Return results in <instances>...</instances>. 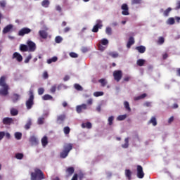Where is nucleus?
Here are the masks:
<instances>
[{"label":"nucleus","instance_id":"48","mask_svg":"<svg viewBox=\"0 0 180 180\" xmlns=\"http://www.w3.org/2000/svg\"><path fill=\"white\" fill-rule=\"evenodd\" d=\"M94 96L98 98V96H103V92L102 91H96L94 93Z\"/></svg>","mask_w":180,"mask_h":180},{"label":"nucleus","instance_id":"24","mask_svg":"<svg viewBox=\"0 0 180 180\" xmlns=\"http://www.w3.org/2000/svg\"><path fill=\"white\" fill-rule=\"evenodd\" d=\"M39 36H40V37H41V39H47L48 34L46 31L40 30L39 32Z\"/></svg>","mask_w":180,"mask_h":180},{"label":"nucleus","instance_id":"2","mask_svg":"<svg viewBox=\"0 0 180 180\" xmlns=\"http://www.w3.org/2000/svg\"><path fill=\"white\" fill-rule=\"evenodd\" d=\"M45 179L44 173L40 169H34V172L31 173V180H43Z\"/></svg>","mask_w":180,"mask_h":180},{"label":"nucleus","instance_id":"64","mask_svg":"<svg viewBox=\"0 0 180 180\" xmlns=\"http://www.w3.org/2000/svg\"><path fill=\"white\" fill-rule=\"evenodd\" d=\"M71 180H78V174H75Z\"/></svg>","mask_w":180,"mask_h":180},{"label":"nucleus","instance_id":"39","mask_svg":"<svg viewBox=\"0 0 180 180\" xmlns=\"http://www.w3.org/2000/svg\"><path fill=\"white\" fill-rule=\"evenodd\" d=\"M115 120V117L110 116L108 119L109 126H112L113 124V121Z\"/></svg>","mask_w":180,"mask_h":180},{"label":"nucleus","instance_id":"42","mask_svg":"<svg viewBox=\"0 0 180 180\" xmlns=\"http://www.w3.org/2000/svg\"><path fill=\"white\" fill-rule=\"evenodd\" d=\"M105 33L108 36H111L112 34V28L110 27H107L105 29Z\"/></svg>","mask_w":180,"mask_h":180},{"label":"nucleus","instance_id":"54","mask_svg":"<svg viewBox=\"0 0 180 180\" xmlns=\"http://www.w3.org/2000/svg\"><path fill=\"white\" fill-rule=\"evenodd\" d=\"M44 94V88L40 87L38 89V94L39 95H43Z\"/></svg>","mask_w":180,"mask_h":180},{"label":"nucleus","instance_id":"9","mask_svg":"<svg viewBox=\"0 0 180 180\" xmlns=\"http://www.w3.org/2000/svg\"><path fill=\"white\" fill-rule=\"evenodd\" d=\"M32 32L30 28L23 27L18 32V36H25V34H29Z\"/></svg>","mask_w":180,"mask_h":180},{"label":"nucleus","instance_id":"59","mask_svg":"<svg viewBox=\"0 0 180 180\" xmlns=\"http://www.w3.org/2000/svg\"><path fill=\"white\" fill-rule=\"evenodd\" d=\"M175 11L180 9V1H177L176 3V7L174 8Z\"/></svg>","mask_w":180,"mask_h":180},{"label":"nucleus","instance_id":"4","mask_svg":"<svg viewBox=\"0 0 180 180\" xmlns=\"http://www.w3.org/2000/svg\"><path fill=\"white\" fill-rule=\"evenodd\" d=\"M33 105H34V95L33 94V91H30V97L28 100L25 102V105L27 110H30L33 108Z\"/></svg>","mask_w":180,"mask_h":180},{"label":"nucleus","instance_id":"20","mask_svg":"<svg viewBox=\"0 0 180 180\" xmlns=\"http://www.w3.org/2000/svg\"><path fill=\"white\" fill-rule=\"evenodd\" d=\"M134 44V38L133 37H129V41L127 44V49H130Z\"/></svg>","mask_w":180,"mask_h":180},{"label":"nucleus","instance_id":"1","mask_svg":"<svg viewBox=\"0 0 180 180\" xmlns=\"http://www.w3.org/2000/svg\"><path fill=\"white\" fill-rule=\"evenodd\" d=\"M0 86H1V89H0V94L2 96H6L9 94V86L6 84V77L1 76L0 78Z\"/></svg>","mask_w":180,"mask_h":180},{"label":"nucleus","instance_id":"16","mask_svg":"<svg viewBox=\"0 0 180 180\" xmlns=\"http://www.w3.org/2000/svg\"><path fill=\"white\" fill-rule=\"evenodd\" d=\"M12 29H13V25H12L11 24L8 25L4 28L3 34H6V33H9V32H11Z\"/></svg>","mask_w":180,"mask_h":180},{"label":"nucleus","instance_id":"46","mask_svg":"<svg viewBox=\"0 0 180 180\" xmlns=\"http://www.w3.org/2000/svg\"><path fill=\"white\" fill-rule=\"evenodd\" d=\"M109 56H110V57H112V58H117V57H119V53L111 52L109 53Z\"/></svg>","mask_w":180,"mask_h":180},{"label":"nucleus","instance_id":"11","mask_svg":"<svg viewBox=\"0 0 180 180\" xmlns=\"http://www.w3.org/2000/svg\"><path fill=\"white\" fill-rule=\"evenodd\" d=\"M87 109L88 106L86 105V104H82L76 107V112H77L78 113H82L84 110H86Z\"/></svg>","mask_w":180,"mask_h":180},{"label":"nucleus","instance_id":"18","mask_svg":"<svg viewBox=\"0 0 180 180\" xmlns=\"http://www.w3.org/2000/svg\"><path fill=\"white\" fill-rule=\"evenodd\" d=\"M75 171V169H74L73 167H68L66 169V174H68L67 176H71V175L74 174Z\"/></svg>","mask_w":180,"mask_h":180},{"label":"nucleus","instance_id":"26","mask_svg":"<svg viewBox=\"0 0 180 180\" xmlns=\"http://www.w3.org/2000/svg\"><path fill=\"white\" fill-rule=\"evenodd\" d=\"M50 6V1L49 0H44L41 1V6L44 8H49Z\"/></svg>","mask_w":180,"mask_h":180},{"label":"nucleus","instance_id":"34","mask_svg":"<svg viewBox=\"0 0 180 180\" xmlns=\"http://www.w3.org/2000/svg\"><path fill=\"white\" fill-rule=\"evenodd\" d=\"M172 11V8L171 7L167 8L163 13L164 16H169V13Z\"/></svg>","mask_w":180,"mask_h":180},{"label":"nucleus","instance_id":"8","mask_svg":"<svg viewBox=\"0 0 180 180\" xmlns=\"http://www.w3.org/2000/svg\"><path fill=\"white\" fill-rule=\"evenodd\" d=\"M137 176L139 179L144 178V172L143 171V167L141 165H137L136 167Z\"/></svg>","mask_w":180,"mask_h":180},{"label":"nucleus","instance_id":"31","mask_svg":"<svg viewBox=\"0 0 180 180\" xmlns=\"http://www.w3.org/2000/svg\"><path fill=\"white\" fill-rule=\"evenodd\" d=\"M125 176H127L129 180L131 179V171H130V169H125Z\"/></svg>","mask_w":180,"mask_h":180},{"label":"nucleus","instance_id":"19","mask_svg":"<svg viewBox=\"0 0 180 180\" xmlns=\"http://www.w3.org/2000/svg\"><path fill=\"white\" fill-rule=\"evenodd\" d=\"M135 49H136L141 54L146 53V46H136Z\"/></svg>","mask_w":180,"mask_h":180},{"label":"nucleus","instance_id":"43","mask_svg":"<svg viewBox=\"0 0 180 180\" xmlns=\"http://www.w3.org/2000/svg\"><path fill=\"white\" fill-rule=\"evenodd\" d=\"M15 137L16 140H20L22 139V133L20 132H15Z\"/></svg>","mask_w":180,"mask_h":180},{"label":"nucleus","instance_id":"15","mask_svg":"<svg viewBox=\"0 0 180 180\" xmlns=\"http://www.w3.org/2000/svg\"><path fill=\"white\" fill-rule=\"evenodd\" d=\"M13 119L11 117H4L3 119V124H7L8 126H11V124H13Z\"/></svg>","mask_w":180,"mask_h":180},{"label":"nucleus","instance_id":"22","mask_svg":"<svg viewBox=\"0 0 180 180\" xmlns=\"http://www.w3.org/2000/svg\"><path fill=\"white\" fill-rule=\"evenodd\" d=\"M41 141L44 147H46L49 144V139L46 136L41 139Z\"/></svg>","mask_w":180,"mask_h":180},{"label":"nucleus","instance_id":"53","mask_svg":"<svg viewBox=\"0 0 180 180\" xmlns=\"http://www.w3.org/2000/svg\"><path fill=\"white\" fill-rule=\"evenodd\" d=\"M165 40L164 39V37H160L158 41V44H164V42Z\"/></svg>","mask_w":180,"mask_h":180},{"label":"nucleus","instance_id":"57","mask_svg":"<svg viewBox=\"0 0 180 180\" xmlns=\"http://www.w3.org/2000/svg\"><path fill=\"white\" fill-rule=\"evenodd\" d=\"M70 56L72 57V58H77L78 54H77L75 52H71L70 53Z\"/></svg>","mask_w":180,"mask_h":180},{"label":"nucleus","instance_id":"52","mask_svg":"<svg viewBox=\"0 0 180 180\" xmlns=\"http://www.w3.org/2000/svg\"><path fill=\"white\" fill-rule=\"evenodd\" d=\"M141 4V0H131V5H139Z\"/></svg>","mask_w":180,"mask_h":180},{"label":"nucleus","instance_id":"13","mask_svg":"<svg viewBox=\"0 0 180 180\" xmlns=\"http://www.w3.org/2000/svg\"><path fill=\"white\" fill-rule=\"evenodd\" d=\"M30 143H31L32 146H38L39 145V139L37 137L32 136L30 138Z\"/></svg>","mask_w":180,"mask_h":180},{"label":"nucleus","instance_id":"12","mask_svg":"<svg viewBox=\"0 0 180 180\" xmlns=\"http://www.w3.org/2000/svg\"><path fill=\"white\" fill-rule=\"evenodd\" d=\"M13 59H16L18 63H21V61L23 60V57L22 56V55H20V53H18V52H15L13 54V57H12Z\"/></svg>","mask_w":180,"mask_h":180},{"label":"nucleus","instance_id":"21","mask_svg":"<svg viewBox=\"0 0 180 180\" xmlns=\"http://www.w3.org/2000/svg\"><path fill=\"white\" fill-rule=\"evenodd\" d=\"M20 50L22 53H25V52H26V51H29V47L27 46V45L20 44Z\"/></svg>","mask_w":180,"mask_h":180},{"label":"nucleus","instance_id":"50","mask_svg":"<svg viewBox=\"0 0 180 180\" xmlns=\"http://www.w3.org/2000/svg\"><path fill=\"white\" fill-rule=\"evenodd\" d=\"M15 158L17 160H22L23 158V153H16Z\"/></svg>","mask_w":180,"mask_h":180},{"label":"nucleus","instance_id":"6","mask_svg":"<svg viewBox=\"0 0 180 180\" xmlns=\"http://www.w3.org/2000/svg\"><path fill=\"white\" fill-rule=\"evenodd\" d=\"M103 26V25H102V20H97L96 24L94 26L91 32H93V33H98V32H99V29H102Z\"/></svg>","mask_w":180,"mask_h":180},{"label":"nucleus","instance_id":"35","mask_svg":"<svg viewBox=\"0 0 180 180\" xmlns=\"http://www.w3.org/2000/svg\"><path fill=\"white\" fill-rule=\"evenodd\" d=\"M18 113H19V112L18 111V110H16V108H11V116H17Z\"/></svg>","mask_w":180,"mask_h":180},{"label":"nucleus","instance_id":"60","mask_svg":"<svg viewBox=\"0 0 180 180\" xmlns=\"http://www.w3.org/2000/svg\"><path fill=\"white\" fill-rule=\"evenodd\" d=\"M5 137V131H0V141Z\"/></svg>","mask_w":180,"mask_h":180},{"label":"nucleus","instance_id":"7","mask_svg":"<svg viewBox=\"0 0 180 180\" xmlns=\"http://www.w3.org/2000/svg\"><path fill=\"white\" fill-rule=\"evenodd\" d=\"M27 46L28 47V51L32 53L36 51V44L33 41H27Z\"/></svg>","mask_w":180,"mask_h":180},{"label":"nucleus","instance_id":"17","mask_svg":"<svg viewBox=\"0 0 180 180\" xmlns=\"http://www.w3.org/2000/svg\"><path fill=\"white\" fill-rule=\"evenodd\" d=\"M11 99H12V101L13 102V103H16V102H18V101H19V99H20V95H19L18 94H13V95L11 96Z\"/></svg>","mask_w":180,"mask_h":180},{"label":"nucleus","instance_id":"27","mask_svg":"<svg viewBox=\"0 0 180 180\" xmlns=\"http://www.w3.org/2000/svg\"><path fill=\"white\" fill-rule=\"evenodd\" d=\"M147 94L144 93L141 94V96H138L134 98V101H140L141 99H144V98H146Z\"/></svg>","mask_w":180,"mask_h":180},{"label":"nucleus","instance_id":"55","mask_svg":"<svg viewBox=\"0 0 180 180\" xmlns=\"http://www.w3.org/2000/svg\"><path fill=\"white\" fill-rule=\"evenodd\" d=\"M38 124H43L44 123V117H39L37 120Z\"/></svg>","mask_w":180,"mask_h":180},{"label":"nucleus","instance_id":"56","mask_svg":"<svg viewBox=\"0 0 180 180\" xmlns=\"http://www.w3.org/2000/svg\"><path fill=\"white\" fill-rule=\"evenodd\" d=\"M30 60H32V54H30L25 59L24 63H25V64H27V63H29V61H30Z\"/></svg>","mask_w":180,"mask_h":180},{"label":"nucleus","instance_id":"58","mask_svg":"<svg viewBox=\"0 0 180 180\" xmlns=\"http://www.w3.org/2000/svg\"><path fill=\"white\" fill-rule=\"evenodd\" d=\"M98 47V50H100L101 51H104V50L106 49V47L103 46L102 44H99Z\"/></svg>","mask_w":180,"mask_h":180},{"label":"nucleus","instance_id":"63","mask_svg":"<svg viewBox=\"0 0 180 180\" xmlns=\"http://www.w3.org/2000/svg\"><path fill=\"white\" fill-rule=\"evenodd\" d=\"M82 53H87V51H88V48H87V47H85V46H83V47L82 48Z\"/></svg>","mask_w":180,"mask_h":180},{"label":"nucleus","instance_id":"38","mask_svg":"<svg viewBox=\"0 0 180 180\" xmlns=\"http://www.w3.org/2000/svg\"><path fill=\"white\" fill-rule=\"evenodd\" d=\"M56 91H57V84L53 85L50 89L51 94H56Z\"/></svg>","mask_w":180,"mask_h":180},{"label":"nucleus","instance_id":"40","mask_svg":"<svg viewBox=\"0 0 180 180\" xmlns=\"http://www.w3.org/2000/svg\"><path fill=\"white\" fill-rule=\"evenodd\" d=\"M124 108H126L127 110H128V112H131V108H130V105L129 104V102L125 101L124 103Z\"/></svg>","mask_w":180,"mask_h":180},{"label":"nucleus","instance_id":"49","mask_svg":"<svg viewBox=\"0 0 180 180\" xmlns=\"http://www.w3.org/2000/svg\"><path fill=\"white\" fill-rule=\"evenodd\" d=\"M103 46H108V44H109V41L106 39H103L101 40V44Z\"/></svg>","mask_w":180,"mask_h":180},{"label":"nucleus","instance_id":"47","mask_svg":"<svg viewBox=\"0 0 180 180\" xmlns=\"http://www.w3.org/2000/svg\"><path fill=\"white\" fill-rule=\"evenodd\" d=\"M55 41L56 43L60 44L61 43V41H63V37H60V36H57L55 38Z\"/></svg>","mask_w":180,"mask_h":180},{"label":"nucleus","instance_id":"30","mask_svg":"<svg viewBox=\"0 0 180 180\" xmlns=\"http://www.w3.org/2000/svg\"><path fill=\"white\" fill-rule=\"evenodd\" d=\"M136 64H137V65H139V67H143V65H144V64H146V60L144 59H139L136 61Z\"/></svg>","mask_w":180,"mask_h":180},{"label":"nucleus","instance_id":"29","mask_svg":"<svg viewBox=\"0 0 180 180\" xmlns=\"http://www.w3.org/2000/svg\"><path fill=\"white\" fill-rule=\"evenodd\" d=\"M148 123L152 124L153 126H157V118H155V117H152Z\"/></svg>","mask_w":180,"mask_h":180},{"label":"nucleus","instance_id":"3","mask_svg":"<svg viewBox=\"0 0 180 180\" xmlns=\"http://www.w3.org/2000/svg\"><path fill=\"white\" fill-rule=\"evenodd\" d=\"M72 150V143H65L63 146V150L60 153V158H67L68 157V154H70V151Z\"/></svg>","mask_w":180,"mask_h":180},{"label":"nucleus","instance_id":"44","mask_svg":"<svg viewBox=\"0 0 180 180\" xmlns=\"http://www.w3.org/2000/svg\"><path fill=\"white\" fill-rule=\"evenodd\" d=\"M71 131V129H70V127H65L63 129V132L65 134H70V132Z\"/></svg>","mask_w":180,"mask_h":180},{"label":"nucleus","instance_id":"36","mask_svg":"<svg viewBox=\"0 0 180 180\" xmlns=\"http://www.w3.org/2000/svg\"><path fill=\"white\" fill-rule=\"evenodd\" d=\"M127 117V115H119L117 117V120H119L120 122H122V120H124Z\"/></svg>","mask_w":180,"mask_h":180},{"label":"nucleus","instance_id":"14","mask_svg":"<svg viewBox=\"0 0 180 180\" xmlns=\"http://www.w3.org/2000/svg\"><path fill=\"white\" fill-rule=\"evenodd\" d=\"M65 120V115L62 114L57 117L56 122L58 124H62V123H63Z\"/></svg>","mask_w":180,"mask_h":180},{"label":"nucleus","instance_id":"61","mask_svg":"<svg viewBox=\"0 0 180 180\" xmlns=\"http://www.w3.org/2000/svg\"><path fill=\"white\" fill-rule=\"evenodd\" d=\"M43 77L44 78V79H47V78H49V73L46 71L44 72Z\"/></svg>","mask_w":180,"mask_h":180},{"label":"nucleus","instance_id":"28","mask_svg":"<svg viewBox=\"0 0 180 180\" xmlns=\"http://www.w3.org/2000/svg\"><path fill=\"white\" fill-rule=\"evenodd\" d=\"M129 140H130V138L127 137L124 139V144L122 145V148H129Z\"/></svg>","mask_w":180,"mask_h":180},{"label":"nucleus","instance_id":"10","mask_svg":"<svg viewBox=\"0 0 180 180\" xmlns=\"http://www.w3.org/2000/svg\"><path fill=\"white\" fill-rule=\"evenodd\" d=\"M121 9H122V15H124V16L130 15V13H129V6H127V4H123L121 6Z\"/></svg>","mask_w":180,"mask_h":180},{"label":"nucleus","instance_id":"33","mask_svg":"<svg viewBox=\"0 0 180 180\" xmlns=\"http://www.w3.org/2000/svg\"><path fill=\"white\" fill-rule=\"evenodd\" d=\"M74 88L76 91H83L84 89L82 88V86L79 85V84H75Z\"/></svg>","mask_w":180,"mask_h":180},{"label":"nucleus","instance_id":"51","mask_svg":"<svg viewBox=\"0 0 180 180\" xmlns=\"http://www.w3.org/2000/svg\"><path fill=\"white\" fill-rule=\"evenodd\" d=\"M6 1L3 0V1H0V8H6Z\"/></svg>","mask_w":180,"mask_h":180},{"label":"nucleus","instance_id":"23","mask_svg":"<svg viewBox=\"0 0 180 180\" xmlns=\"http://www.w3.org/2000/svg\"><path fill=\"white\" fill-rule=\"evenodd\" d=\"M82 129H92V124L89 122L82 124Z\"/></svg>","mask_w":180,"mask_h":180},{"label":"nucleus","instance_id":"37","mask_svg":"<svg viewBox=\"0 0 180 180\" xmlns=\"http://www.w3.org/2000/svg\"><path fill=\"white\" fill-rule=\"evenodd\" d=\"M30 126H32V120H28L26 123V124L25 125V130H29V129H30Z\"/></svg>","mask_w":180,"mask_h":180},{"label":"nucleus","instance_id":"25","mask_svg":"<svg viewBox=\"0 0 180 180\" xmlns=\"http://www.w3.org/2000/svg\"><path fill=\"white\" fill-rule=\"evenodd\" d=\"M43 101H53V97L50 94H45L42 96Z\"/></svg>","mask_w":180,"mask_h":180},{"label":"nucleus","instance_id":"32","mask_svg":"<svg viewBox=\"0 0 180 180\" xmlns=\"http://www.w3.org/2000/svg\"><path fill=\"white\" fill-rule=\"evenodd\" d=\"M57 60H58V58H57V56H53L51 58L47 60V63L51 64V63H56Z\"/></svg>","mask_w":180,"mask_h":180},{"label":"nucleus","instance_id":"45","mask_svg":"<svg viewBox=\"0 0 180 180\" xmlns=\"http://www.w3.org/2000/svg\"><path fill=\"white\" fill-rule=\"evenodd\" d=\"M168 25H174L175 23V18H169L167 20Z\"/></svg>","mask_w":180,"mask_h":180},{"label":"nucleus","instance_id":"5","mask_svg":"<svg viewBox=\"0 0 180 180\" xmlns=\"http://www.w3.org/2000/svg\"><path fill=\"white\" fill-rule=\"evenodd\" d=\"M112 75L114 77L115 81L119 82L120 79H122V77H123V72H122V70H115L113 72Z\"/></svg>","mask_w":180,"mask_h":180},{"label":"nucleus","instance_id":"62","mask_svg":"<svg viewBox=\"0 0 180 180\" xmlns=\"http://www.w3.org/2000/svg\"><path fill=\"white\" fill-rule=\"evenodd\" d=\"M71 30V28L70 27H66L64 30L63 32L64 33H68Z\"/></svg>","mask_w":180,"mask_h":180},{"label":"nucleus","instance_id":"41","mask_svg":"<svg viewBox=\"0 0 180 180\" xmlns=\"http://www.w3.org/2000/svg\"><path fill=\"white\" fill-rule=\"evenodd\" d=\"M98 82H100V84H101V86H106V84H108V82H106V79H99Z\"/></svg>","mask_w":180,"mask_h":180}]
</instances>
